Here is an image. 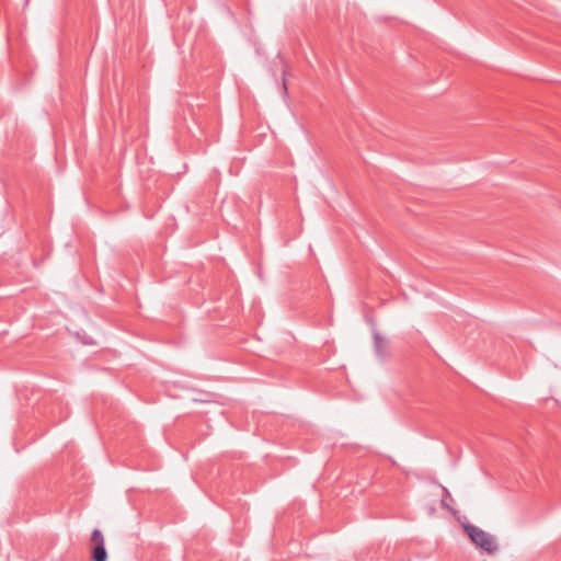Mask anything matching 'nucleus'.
I'll list each match as a JSON object with an SVG mask.
<instances>
[{
	"label": "nucleus",
	"instance_id": "obj_1",
	"mask_svg": "<svg viewBox=\"0 0 561 561\" xmlns=\"http://www.w3.org/2000/svg\"><path fill=\"white\" fill-rule=\"evenodd\" d=\"M465 531L471 541L479 548L488 551L489 553L496 551L497 546L495 538L489 533L471 524L465 525Z\"/></svg>",
	"mask_w": 561,
	"mask_h": 561
},
{
	"label": "nucleus",
	"instance_id": "obj_2",
	"mask_svg": "<svg viewBox=\"0 0 561 561\" xmlns=\"http://www.w3.org/2000/svg\"><path fill=\"white\" fill-rule=\"evenodd\" d=\"M375 351L378 356H383L387 352L388 343L378 332L374 333Z\"/></svg>",
	"mask_w": 561,
	"mask_h": 561
},
{
	"label": "nucleus",
	"instance_id": "obj_5",
	"mask_svg": "<svg viewBox=\"0 0 561 561\" xmlns=\"http://www.w3.org/2000/svg\"><path fill=\"white\" fill-rule=\"evenodd\" d=\"M444 492H445L446 496H448V497L450 496L447 489L444 488Z\"/></svg>",
	"mask_w": 561,
	"mask_h": 561
},
{
	"label": "nucleus",
	"instance_id": "obj_4",
	"mask_svg": "<svg viewBox=\"0 0 561 561\" xmlns=\"http://www.w3.org/2000/svg\"><path fill=\"white\" fill-rule=\"evenodd\" d=\"M91 541L96 545H104V537L101 530L94 529L91 534Z\"/></svg>",
	"mask_w": 561,
	"mask_h": 561
},
{
	"label": "nucleus",
	"instance_id": "obj_3",
	"mask_svg": "<svg viewBox=\"0 0 561 561\" xmlns=\"http://www.w3.org/2000/svg\"><path fill=\"white\" fill-rule=\"evenodd\" d=\"M107 552L104 545H95L92 550V560L93 561H106Z\"/></svg>",
	"mask_w": 561,
	"mask_h": 561
}]
</instances>
